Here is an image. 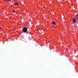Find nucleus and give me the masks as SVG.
I'll use <instances>...</instances> for the list:
<instances>
[{
    "label": "nucleus",
    "mask_w": 78,
    "mask_h": 78,
    "mask_svg": "<svg viewBox=\"0 0 78 78\" xmlns=\"http://www.w3.org/2000/svg\"><path fill=\"white\" fill-rule=\"evenodd\" d=\"M27 27H24L23 29V32L25 33L27 32Z\"/></svg>",
    "instance_id": "obj_1"
},
{
    "label": "nucleus",
    "mask_w": 78,
    "mask_h": 78,
    "mask_svg": "<svg viewBox=\"0 0 78 78\" xmlns=\"http://www.w3.org/2000/svg\"><path fill=\"white\" fill-rule=\"evenodd\" d=\"M73 23H76V20L75 18H73Z\"/></svg>",
    "instance_id": "obj_2"
},
{
    "label": "nucleus",
    "mask_w": 78,
    "mask_h": 78,
    "mask_svg": "<svg viewBox=\"0 0 78 78\" xmlns=\"http://www.w3.org/2000/svg\"><path fill=\"white\" fill-rule=\"evenodd\" d=\"M52 23L53 24H56V23L55 22V21H52Z\"/></svg>",
    "instance_id": "obj_3"
},
{
    "label": "nucleus",
    "mask_w": 78,
    "mask_h": 78,
    "mask_svg": "<svg viewBox=\"0 0 78 78\" xmlns=\"http://www.w3.org/2000/svg\"><path fill=\"white\" fill-rule=\"evenodd\" d=\"M14 5H18V3H15Z\"/></svg>",
    "instance_id": "obj_4"
},
{
    "label": "nucleus",
    "mask_w": 78,
    "mask_h": 78,
    "mask_svg": "<svg viewBox=\"0 0 78 78\" xmlns=\"http://www.w3.org/2000/svg\"><path fill=\"white\" fill-rule=\"evenodd\" d=\"M76 17L77 19H78V14H77V15L76 16Z\"/></svg>",
    "instance_id": "obj_5"
},
{
    "label": "nucleus",
    "mask_w": 78,
    "mask_h": 78,
    "mask_svg": "<svg viewBox=\"0 0 78 78\" xmlns=\"http://www.w3.org/2000/svg\"><path fill=\"white\" fill-rule=\"evenodd\" d=\"M5 0L6 1H8V2H10V0Z\"/></svg>",
    "instance_id": "obj_6"
},
{
    "label": "nucleus",
    "mask_w": 78,
    "mask_h": 78,
    "mask_svg": "<svg viewBox=\"0 0 78 78\" xmlns=\"http://www.w3.org/2000/svg\"><path fill=\"white\" fill-rule=\"evenodd\" d=\"M16 12L15 10H13V12Z\"/></svg>",
    "instance_id": "obj_7"
},
{
    "label": "nucleus",
    "mask_w": 78,
    "mask_h": 78,
    "mask_svg": "<svg viewBox=\"0 0 78 78\" xmlns=\"http://www.w3.org/2000/svg\"><path fill=\"white\" fill-rule=\"evenodd\" d=\"M44 9H46V7H44Z\"/></svg>",
    "instance_id": "obj_8"
},
{
    "label": "nucleus",
    "mask_w": 78,
    "mask_h": 78,
    "mask_svg": "<svg viewBox=\"0 0 78 78\" xmlns=\"http://www.w3.org/2000/svg\"><path fill=\"white\" fill-rule=\"evenodd\" d=\"M37 30H38V29H37Z\"/></svg>",
    "instance_id": "obj_9"
}]
</instances>
